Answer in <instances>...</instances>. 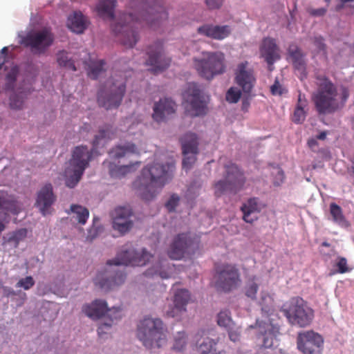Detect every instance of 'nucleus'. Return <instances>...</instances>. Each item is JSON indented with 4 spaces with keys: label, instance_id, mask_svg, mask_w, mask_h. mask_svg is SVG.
Segmentation results:
<instances>
[{
    "label": "nucleus",
    "instance_id": "obj_1",
    "mask_svg": "<svg viewBox=\"0 0 354 354\" xmlns=\"http://www.w3.org/2000/svg\"><path fill=\"white\" fill-rule=\"evenodd\" d=\"M131 12L120 15L112 24V30L126 48H133L139 39L138 29L145 22L156 29L167 20L168 14L162 0H130Z\"/></svg>",
    "mask_w": 354,
    "mask_h": 354
},
{
    "label": "nucleus",
    "instance_id": "obj_2",
    "mask_svg": "<svg viewBox=\"0 0 354 354\" xmlns=\"http://www.w3.org/2000/svg\"><path fill=\"white\" fill-rule=\"evenodd\" d=\"M153 255L145 248L138 250L133 247H124L114 259L107 261L106 266L98 270L93 278L95 287L103 292L113 290L122 285L126 272L120 266H143Z\"/></svg>",
    "mask_w": 354,
    "mask_h": 354
},
{
    "label": "nucleus",
    "instance_id": "obj_3",
    "mask_svg": "<svg viewBox=\"0 0 354 354\" xmlns=\"http://www.w3.org/2000/svg\"><path fill=\"white\" fill-rule=\"evenodd\" d=\"M175 165L172 162L155 161L145 166L139 178V190L142 198L152 200L158 192L173 178Z\"/></svg>",
    "mask_w": 354,
    "mask_h": 354
},
{
    "label": "nucleus",
    "instance_id": "obj_4",
    "mask_svg": "<svg viewBox=\"0 0 354 354\" xmlns=\"http://www.w3.org/2000/svg\"><path fill=\"white\" fill-rule=\"evenodd\" d=\"M271 298L268 295L262 296L260 305L262 313L266 315L264 320H257L255 326L250 325V328H257L262 339V346L266 348L277 346L278 344L277 335L279 334V325L274 322L272 317V307L268 304Z\"/></svg>",
    "mask_w": 354,
    "mask_h": 354
},
{
    "label": "nucleus",
    "instance_id": "obj_5",
    "mask_svg": "<svg viewBox=\"0 0 354 354\" xmlns=\"http://www.w3.org/2000/svg\"><path fill=\"white\" fill-rule=\"evenodd\" d=\"M137 337L147 348L162 347L166 342L162 320L156 317H144L138 325Z\"/></svg>",
    "mask_w": 354,
    "mask_h": 354
},
{
    "label": "nucleus",
    "instance_id": "obj_6",
    "mask_svg": "<svg viewBox=\"0 0 354 354\" xmlns=\"http://www.w3.org/2000/svg\"><path fill=\"white\" fill-rule=\"evenodd\" d=\"M194 67L203 78L212 80L226 71L225 54L221 51H203L201 57L193 59Z\"/></svg>",
    "mask_w": 354,
    "mask_h": 354
},
{
    "label": "nucleus",
    "instance_id": "obj_7",
    "mask_svg": "<svg viewBox=\"0 0 354 354\" xmlns=\"http://www.w3.org/2000/svg\"><path fill=\"white\" fill-rule=\"evenodd\" d=\"M82 311L86 316L92 319H98L106 315L109 319L102 322L97 328L99 335L106 333L112 326L113 320L120 318V307L109 308L105 300L101 299H95L91 304L83 306Z\"/></svg>",
    "mask_w": 354,
    "mask_h": 354
},
{
    "label": "nucleus",
    "instance_id": "obj_8",
    "mask_svg": "<svg viewBox=\"0 0 354 354\" xmlns=\"http://www.w3.org/2000/svg\"><path fill=\"white\" fill-rule=\"evenodd\" d=\"M126 91V83L122 77L108 80L97 93L99 105L106 109H117Z\"/></svg>",
    "mask_w": 354,
    "mask_h": 354
},
{
    "label": "nucleus",
    "instance_id": "obj_9",
    "mask_svg": "<svg viewBox=\"0 0 354 354\" xmlns=\"http://www.w3.org/2000/svg\"><path fill=\"white\" fill-rule=\"evenodd\" d=\"M292 325L306 327L313 318V311L300 297H294L283 304L280 310Z\"/></svg>",
    "mask_w": 354,
    "mask_h": 354
},
{
    "label": "nucleus",
    "instance_id": "obj_10",
    "mask_svg": "<svg viewBox=\"0 0 354 354\" xmlns=\"http://www.w3.org/2000/svg\"><path fill=\"white\" fill-rule=\"evenodd\" d=\"M92 153L87 147L75 148L69 167L65 171L66 185L73 188L78 183L91 159Z\"/></svg>",
    "mask_w": 354,
    "mask_h": 354
},
{
    "label": "nucleus",
    "instance_id": "obj_11",
    "mask_svg": "<svg viewBox=\"0 0 354 354\" xmlns=\"http://www.w3.org/2000/svg\"><path fill=\"white\" fill-rule=\"evenodd\" d=\"M244 182L243 174L236 165H225L223 179L214 185V194L216 197L235 195L241 189Z\"/></svg>",
    "mask_w": 354,
    "mask_h": 354
},
{
    "label": "nucleus",
    "instance_id": "obj_12",
    "mask_svg": "<svg viewBox=\"0 0 354 354\" xmlns=\"http://www.w3.org/2000/svg\"><path fill=\"white\" fill-rule=\"evenodd\" d=\"M53 41L54 35L51 31L44 28L28 32L21 38V44L29 48L33 54L41 55L45 53Z\"/></svg>",
    "mask_w": 354,
    "mask_h": 354
},
{
    "label": "nucleus",
    "instance_id": "obj_13",
    "mask_svg": "<svg viewBox=\"0 0 354 354\" xmlns=\"http://www.w3.org/2000/svg\"><path fill=\"white\" fill-rule=\"evenodd\" d=\"M316 77L318 80V90L315 95L314 101L317 111H326L333 108L337 95L335 86L325 75Z\"/></svg>",
    "mask_w": 354,
    "mask_h": 354
},
{
    "label": "nucleus",
    "instance_id": "obj_14",
    "mask_svg": "<svg viewBox=\"0 0 354 354\" xmlns=\"http://www.w3.org/2000/svg\"><path fill=\"white\" fill-rule=\"evenodd\" d=\"M215 287L218 291L230 292L241 284L238 270L232 265H225L216 270Z\"/></svg>",
    "mask_w": 354,
    "mask_h": 354
},
{
    "label": "nucleus",
    "instance_id": "obj_15",
    "mask_svg": "<svg viewBox=\"0 0 354 354\" xmlns=\"http://www.w3.org/2000/svg\"><path fill=\"white\" fill-rule=\"evenodd\" d=\"M180 142L183 155V167L189 169L199 153V138L195 133L187 132L180 137Z\"/></svg>",
    "mask_w": 354,
    "mask_h": 354
},
{
    "label": "nucleus",
    "instance_id": "obj_16",
    "mask_svg": "<svg viewBox=\"0 0 354 354\" xmlns=\"http://www.w3.org/2000/svg\"><path fill=\"white\" fill-rule=\"evenodd\" d=\"M147 54L148 59L146 64L151 66V71L155 73L165 70L171 63V58L165 55L163 44L160 41H157L149 46Z\"/></svg>",
    "mask_w": 354,
    "mask_h": 354
},
{
    "label": "nucleus",
    "instance_id": "obj_17",
    "mask_svg": "<svg viewBox=\"0 0 354 354\" xmlns=\"http://www.w3.org/2000/svg\"><path fill=\"white\" fill-rule=\"evenodd\" d=\"M297 348L303 354H321L324 340L321 335L312 330L299 333Z\"/></svg>",
    "mask_w": 354,
    "mask_h": 354
},
{
    "label": "nucleus",
    "instance_id": "obj_18",
    "mask_svg": "<svg viewBox=\"0 0 354 354\" xmlns=\"http://www.w3.org/2000/svg\"><path fill=\"white\" fill-rule=\"evenodd\" d=\"M183 102L190 106L192 111H205L209 97L202 93L198 86L194 82L187 83L182 93Z\"/></svg>",
    "mask_w": 354,
    "mask_h": 354
},
{
    "label": "nucleus",
    "instance_id": "obj_19",
    "mask_svg": "<svg viewBox=\"0 0 354 354\" xmlns=\"http://www.w3.org/2000/svg\"><path fill=\"white\" fill-rule=\"evenodd\" d=\"M193 240L187 233L179 234L171 243L168 250V256L174 260L181 259L192 250Z\"/></svg>",
    "mask_w": 354,
    "mask_h": 354
},
{
    "label": "nucleus",
    "instance_id": "obj_20",
    "mask_svg": "<svg viewBox=\"0 0 354 354\" xmlns=\"http://www.w3.org/2000/svg\"><path fill=\"white\" fill-rule=\"evenodd\" d=\"M132 212L129 207H118L112 214V225L121 234L127 232L133 226Z\"/></svg>",
    "mask_w": 354,
    "mask_h": 354
},
{
    "label": "nucleus",
    "instance_id": "obj_21",
    "mask_svg": "<svg viewBox=\"0 0 354 354\" xmlns=\"http://www.w3.org/2000/svg\"><path fill=\"white\" fill-rule=\"evenodd\" d=\"M212 331L202 330L196 335V344L200 354H223L216 348V339L212 337Z\"/></svg>",
    "mask_w": 354,
    "mask_h": 354
},
{
    "label": "nucleus",
    "instance_id": "obj_22",
    "mask_svg": "<svg viewBox=\"0 0 354 354\" xmlns=\"http://www.w3.org/2000/svg\"><path fill=\"white\" fill-rule=\"evenodd\" d=\"M260 54L269 66L270 71L272 68L271 66L278 59H280L279 49L276 44L274 39L266 37L262 40L260 46Z\"/></svg>",
    "mask_w": 354,
    "mask_h": 354
},
{
    "label": "nucleus",
    "instance_id": "obj_23",
    "mask_svg": "<svg viewBox=\"0 0 354 354\" xmlns=\"http://www.w3.org/2000/svg\"><path fill=\"white\" fill-rule=\"evenodd\" d=\"M265 206V203L259 198H248L241 207L243 220L246 223H252L258 218V214Z\"/></svg>",
    "mask_w": 354,
    "mask_h": 354
},
{
    "label": "nucleus",
    "instance_id": "obj_24",
    "mask_svg": "<svg viewBox=\"0 0 354 354\" xmlns=\"http://www.w3.org/2000/svg\"><path fill=\"white\" fill-rule=\"evenodd\" d=\"M248 62H243L238 64L236 72V82L245 93H250L254 84L255 78L252 70L247 69Z\"/></svg>",
    "mask_w": 354,
    "mask_h": 354
},
{
    "label": "nucleus",
    "instance_id": "obj_25",
    "mask_svg": "<svg viewBox=\"0 0 354 354\" xmlns=\"http://www.w3.org/2000/svg\"><path fill=\"white\" fill-rule=\"evenodd\" d=\"M55 201V196L53 194V187L50 184H47L38 192L35 205L40 212L46 216L49 213V209Z\"/></svg>",
    "mask_w": 354,
    "mask_h": 354
},
{
    "label": "nucleus",
    "instance_id": "obj_26",
    "mask_svg": "<svg viewBox=\"0 0 354 354\" xmlns=\"http://www.w3.org/2000/svg\"><path fill=\"white\" fill-rule=\"evenodd\" d=\"M198 33L216 40H223L231 34L232 28L228 25L219 26L204 24L200 26Z\"/></svg>",
    "mask_w": 354,
    "mask_h": 354
},
{
    "label": "nucleus",
    "instance_id": "obj_27",
    "mask_svg": "<svg viewBox=\"0 0 354 354\" xmlns=\"http://www.w3.org/2000/svg\"><path fill=\"white\" fill-rule=\"evenodd\" d=\"M174 272L172 265L166 259H160L158 261L146 270L145 272L147 277L159 276L162 279L171 277Z\"/></svg>",
    "mask_w": 354,
    "mask_h": 354
},
{
    "label": "nucleus",
    "instance_id": "obj_28",
    "mask_svg": "<svg viewBox=\"0 0 354 354\" xmlns=\"http://www.w3.org/2000/svg\"><path fill=\"white\" fill-rule=\"evenodd\" d=\"M189 300L190 294L187 290H178L174 294V308L167 311V315L171 317L177 316L178 312L186 310L185 307Z\"/></svg>",
    "mask_w": 354,
    "mask_h": 354
},
{
    "label": "nucleus",
    "instance_id": "obj_29",
    "mask_svg": "<svg viewBox=\"0 0 354 354\" xmlns=\"http://www.w3.org/2000/svg\"><path fill=\"white\" fill-rule=\"evenodd\" d=\"M140 163V162L136 161L133 164L118 165L111 161H104L103 165L108 168L109 174L112 178H120L131 172L134 165L138 166Z\"/></svg>",
    "mask_w": 354,
    "mask_h": 354
},
{
    "label": "nucleus",
    "instance_id": "obj_30",
    "mask_svg": "<svg viewBox=\"0 0 354 354\" xmlns=\"http://www.w3.org/2000/svg\"><path fill=\"white\" fill-rule=\"evenodd\" d=\"M138 153V148L133 143L125 142L115 146L109 151V157L117 160L130 154Z\"/></svg>",
    "mask_w": 354,
    "mask_h": 354
},
{
    "label": "nucleus",
    "instance_id": "obj_31",
    "mask_svg": "<svg viewBox=\"0 0 354 354\" xmlns=\"http://www.w3.org/2000/svg\"><path fill=\"white\" fill-rule=\"evenodd\" d=\"M116 0H100L95 7L97 15L103 19H113Z\"/></svg>",
    "mask_w": 354,
    "mask_h": 354
},
{
    "label": "nucleus",
    "instance_id": "obj_32",
    "mask_svg": "<svg viewBox=\"0 0 354 354\" xmlns=\"http://www.w3.org/2000/svg\"><path fill=\"white\" fill-rule=\"evenodd\" d=\"M288 53L292 60V64L295 69L306 77V62L304 59V55L300 49L295 45H290L288 48Z\"/></svg>",
    "mask_w": 354,
    "mask_h": 354
},
{
    "label": "nucleus",
    "instance_id": "obj_33",
    "mask_svg": "<svg viewBox=\"0 0 354 354\" xmlns=\"http://www.w3.org/2000/svg\"><path fill=\"white\" fill-rule=\"evenodd\" d=\"M68 26L74 32L82 33L86 29V19L80 12H75L68 19Z\"/></svg>",
    "mask_w": 354,
    "mask_h": 354
},
{
    "label": "nucleus",
    "instance_id": "obj_34",
    "mask_svg": "<svg viewBox=\"0 0 354 354\" xmlns=\"http://www.w3.org/2000/svg\"><path fill=\"white\" fill-rule=\"evenodd\" d=\"M113 138V131L111 126L106 125L104 127L100 129L98 133L95 136V138L93 141V150H96L97 148L103 146L106 142V140H110Z\"/></svg>",
    "mask_w": 354,
    "mask_h": 354
},
{
    "label": "nucleus",
    "instance_id": "obj_35",
    "mask_svg": "<svg viewBox=\"0 0 354 354\" xmlns=\"http://www.w3.org/2000/svg\"><path fill=\"white\" fill-rule=\"evenodd\" d=\"M330 214L333 221L342 227H347L349 224L345 218L340 206L335 203L330 205Z\"/></svg>",
    "mask_w": 354,
    "mask_h": 354
},
{
    "label": "nucleus",
    "instance_id": "obj_36",
    "mask_svg": "<svg viewBox=\"0 0 354 354\" xmlns=\"http://www.w3.org/2000/svg\"><path fill=\"white\" fill-rule=\"evenodd\" d=\"M71 212L73 214L72 218L77 221L79 223L84 225L89 216L88 210L78 205H72L71 206Z\"/></svg>",
    "mask_w": 354,
    "mask_h": 354
},
{
    "label": "nucleus",
    "instance_id": "obj_37",
    "mask_svg": "<svg viewBox=\"0 0 354 354\" xmlns=\"http://www.w3.org/2000/svg\"><path fill=\"white\" fill-rule=\"evenodd\" d=\"M176 102L171 97H164L154 104L153 111H176Z\"/></svg>",
    "mask_w": 354,
    "mask_h": 354
},
{
    "label": "nucleus",
    "instance_id": "obj_38",
    "mask_svg": "<svg viewBox=\"0 0 354 354\" xmlns=\"http://www.w3.org/2000/svg\"><path fill=\"white\" fill-rule=\"evenodd\" d=\"M217 324L225 329H230L234 327V323L231 317V313L228 310H221L217 315Z\"/></svg>",
    "mask_w": 354,
    "mask_h": 354
},
{
    "label": "nucleus",
    "instance_id": "obj_39",
    "mask_svg": "<svg viewBox=\"0 0 354 354\" xmlns=\"http://www.w3.org/2000/svg\"><path fill=\"white\" fill-rule=\"evenodd\" d=\"M27 236V230L22 228L8 235L6 243L14 248H17L21 241Z\"/></svg>",
    "mask_w": 354,
    "mask_h": 354
},
{
    "label": "nucleus",
    "instance_id": "obj_40",
    "mask_svg": "<svg viewBox=\"0 0 354 354\" xmlns=\"http://www.w3.org/2000/svg\"><path fill=\"white\" fill-rule=\"evenodd\" d=\"M106 62L103 59L93 62L89 65L88 76L92 79H97L105 71Z\"/></svg>",
    "mask_w": 354,
    "mask_h": 354
},
{
    "label": "nucleus",
    "instance_id": "obj_41",
    "mask_svg": "<svg viewBox=\"0 0 354 354\" xmlns=\"http://www.w3.org/2000/svg\"><path fill=\"white\" fill-rule=\"evenodd\" d=\"M57 62L60 66L72 70L77 71L74 62L68 57V53L65 50L59 51L57 55Z\"/></svg>",
    "mask_w": 354,
    "mask_h": 354
},
{
    "label": "nucleus",
    "instance_id": "obj_42",
    "mask_svg": "<svg viewBox=\"0 0 354 354\" xmlns=\"http://www.w3.org/2000/svg\"><path fill=\"white\" fill-rule=\"evenodd\" d=\"M202 188V183L198 180L192 182L186 192V197L188 200L195 199L200 194Z\"/></svg>",
    "mask_w": 354,
    "mask_h": 354
},
{
    "label": "nucleus",
    "instance_id": "obj_43",
    "mask_svg": "<svg viewBox=\"0 0 354 354\" xmlns=\"http://www.w3.org/2000/svg\"><path fill=\"white\" fill-rule=\"evenodd\" d=\"M18 70L12 68L6 76V84L4 88L6 91H13L15 87Z\"/></svg>",
    "mask_w": 354,
    "mask_h": 354
},
{
    "label": "nucleus",
    "instance_id": "obj_44",
    "mask_svg": "<svg viewBox=\"0 0 354 354\" xmlns=\"http://www.w3.org/2000/svg\"><path fill=\"white\" fill-rule=\"evenodd\" d=\"M102 231V227L100 224V218L98 217H93V225L88 230L87 239L93 240Z\"/></svg>",
    "mask_w": 354,
    "mask_h": 354
},
{
    "label": "nucleus",
    "instance_id": "obj_45",
    "mask_svg": "<svg viewBox=\"0 0 354 354\" xmlns=\"http://www.w3.org/2000/svg\"><path fill=\"white\" fill-rule=\"evenodd\" d=\"M270 167H272L271 174L274 177V185L275 186H279L284 179L283 171L277 165L272 164Z\"/></svg>",
    "mask_w": 354,
    "mask_h": 354
},
{
    "label": "nucleus",
    "instance_id": "obj_46",
    "mask_svg": "<svg viewBox=\"0 0 354 354\" xmlns=\"http://www.w3.org/2000/svg\"><path fill=\"white\" fill-rule=\"evenodd\" d=\"M180 198L177 194H172L165 204L167 210L169 212H175L180 203Z\"/></svg>",
    "mask_w": 354,
    "mask_h": 354
},
{
    "label": "nucleus",
    "instance_id": "obj_47",
    "mask_svg": "<svg viewBox=\"0 0 354 354\" xmlns=\"http://www.w3.org/2000/svg\"><path fill=\"white\" fill-rule=\"evenodd\" d=\"M187 343L185 334L183 331L178 332L174 337V349L180 351L183 350Z\"/></svg>",
    "mask_w": 354,
    "mask_h": 354
},
{
    "label": "nucleus",
    "instance_id": "obj_48",
    "mask_svg": "<svg viewBox=\"0 0 354 354\" xmlns=\"http://www.w3.org/2000/svg\"><path fill=\"white\" fill-rule=\"evenodd\" d=\"M35 283L34 279L31 276H27L25 278H21L16 283L17 288H21L25 290H30Z\"/></svg>",
    "mask_w": 354,
    "mask_h": 354
},
{
    "label": "nucleus",
    "instance_id": "obj_49",
    "mask_svg": "<svg viewBox=\"0 0 354 354\" xmlns=\"http://www.w3.org/2000/svg\"><path fill=\"white\" fill-rule=\"evenodd\" d=\"M258 284L254 281H250L245 286V295L254 299L258 290Z\"/></svg>",
    "mask_w": 354,
    "mask_h": 354
},
{
    "label": "nucleus",
    "instance_id": "obj_50",
    "mask_svg": "<svg viewBox=\"0 0 354 354\" xmlns=\"http://www.w3.org/2000/svg\"><path fill=\"white\" fill-rule=\"evenodd\" d=\"M241 97V91L236 88H230L226 93V100L230 103L237 102Z\"/></svg>",
    "mask_w": 354,
    "mask_h": 354
},
{
    "label": "nucleus",
    "instance_id": "obj_51",
    "mask_svg": "<svg viewBox=\"0 0 354 354\" xmlns=\"http://www.w3.org/2000/svg\"><path fill=\"white\" fill-rule=\"evenodd\" d=\"M270 91L272 95H281L283 93L285 89L282 87L278 80H275L273 85H272L270 87Z\"/></svg>",
    "mask_w": 354,
    "mask_h": 354
},
{
    "label": "nucleus",
    "instance_id": "obj_52",
    "mask_svg": "<svg viewBox=\"0 0 354 354\" xmlns=\"http://www.w3.org/2000/svg\"><path fill=\"white\" fill-rule=\"evenodd\" d=\"M306 116V112H293L291 115V119L296 124H301Z\"/></svg>",
    "mask_w": 354,
    "mask_h": 354
},
{
    "label": "nucleus",
    "instance_id": "obj_53",
    "mask_svg": "<svg viewBox=\"0 0 354 354\" xmlns=\"http://www.w3.org/2000/svg\"><path fill=\"white\" fill-rule=\"evenodd\" d=\"M337 266L339 273H345L348 271L347 261L344 257H340L339 259Z\"/></svg>",
    "mask_w": 354,
    "mask_h": 354
},
{
    "label": "nucleus",
    "instance_id": "obj_54",
    "mask_svg": "<svg viewBox=\"0 0 354 354\" xmlns=\"http://www.w3.org/2000/svg\"><path fill=\"white\" fill-rule=\"evenodd\" d=\"M314 44L320 51H323L326 54V45L324 43V39L322 37H316L314 39Z\"/></svg>",
    "mask_w": 354,
    "mask_h": 354
},
{
    "label": "nucleus",
    "instance_id": "obj_55",
    "mask_svg": "<svg viewBox=\"0 0 354 354\" xmlns=\"http://www.w3.org/2000/svg\"><path fill=\"white\" fill-rule=\"evenodd\" d=\"M209 9H218L223 4V0H205Z\"/></svg>",
    "mask_w": 354,
    "mask_h": 354
},
{
    "label": "nucleus",
    "instance_id": "obj_56",
    "mask_svg": "<svg viewBox=\"0 0 354 354\" xmlns=\"http://www.w3.org/2000/svg\"><path fill=\"white\" fill-rule=\"evenodd\" d=\"M234 327L230 329H226L228 332L229 338L231 341L236 342L239 340L240 333L237 330H233Z\"/></svg>",
    "mask_w": 354,
    "mask_h": 354
},
{
    "label": "nucleus",
    "instance_id": "obj_57",
    "mask_svg": "<svg viewBox=\"0 0 354 354\" xmlns=\"http://www.w3.org/2000/svg\"><path fill=\"white\" fill-rule=\"evenodd\" d=\"M153 119L157 122H161L165 120V112H153Z\"/></svg>",
    "mask_w": 354,
    "mask_h": 354
},
{
    "label": "nucleus",
    "instance_id": "obj_58",
    "mask_svg": "<svg viewBox=\"0 0 354 354\" xmlns=\"http://www.w3.org/2000/svg\"><path fill=\"white\" fill-rule=\"evenodd\" d=\"M3 295L9 297L17 295V292L12 288L4 286L3 287Z\"/></svg>",
    "mask_w": 354,
    "mask_h": 354
},
{
    "label": "nucleus",
    "instance_id": "obj_59",
    "mask_svg": "<svg viewBox=\"0 0 354 354\" xmlns=\"http://www.w3.org/2000/svg\"><path fill=\"white\" fill-rule=\"evenodd\" d=\"M326 12V9L322 8L318 9H311L310 14L313 16H323Z\"/></svg>",
    "mask_w": 354,
    "mask_h": 354
},
{
    "label": "nucleus",
    "instance_id": "obj_60",
    "mask_svg": "<svg viewBox=\"0 0 354 354\" xmlns=\"http://www.w3.org/2000/svg\"><path fill=\"white\" fill-rule=\"evenodd\" d=\"M7 57L4 56L3 55H0V69H1L6 62Z\"/></svg>",
    "mask_w": 354,
    "mask_h": 354
},
{
    "label": "nucleus",
    "instance_id": "obj_61",
    "mask_svg": "<svg viewBox=\"0 0 354 354\" xmlns=\"http://www.w3.org/2000/svg\"><path fill=\"white\" fill-rule=\"evenodd\" d=\"M326 137V131H322L321 132L319 135L317 136V138L319 139V140H324Z\"/></svg>",
    "mask_w": 354,
    "mask_h": 354
},
{
    "label": "nucleus",
    "instance_id": "obj_62",
    "mask_svg": "<svg viewBox=\"0 0 354 354\" xmlns=\"http://www.w3.org/2000/svg\"><path fill=\"white\" fill-rule=\"evenodd\" d=\"M8 47H3L1 51H0V55H3L4 56L7 57L8 55Z\"/></svg>",
    "mask_w": 354,
    "mask_h": 354
},
{
    "label": "nucleus",
    "instance_id": "obj_63",
    "mask_svg": "<svg viewBox=\"0 0 354 354\" xmlns=\"http://www.w3.org/2000/svg\"><path fill=\"white\" fill-rule=\"evenodd\" d=\"M316 142H316V140H314V139H311V140H308V145H309L310 147H314L313 145H315V144H316Z\"/></svg>",
    "mask_w": 354,
    "mask_h": 354
},
{
    "label": "nucleus",
    "instance_id": "obj_64",
    "mask_svg": "<svg viewBox=\"0 0 354 354\" xmlns=\"http://www.w3.org/2000/svg\"><path fill=\"white\" fill-rule=\"evenodd\" d=\"M343 97H344V100H346L347 99V97H348V92L346 88H344V90H343Z\"/></svg>",
    "mask_w": 354,
    "mask_h": 354
}]
</instances>
